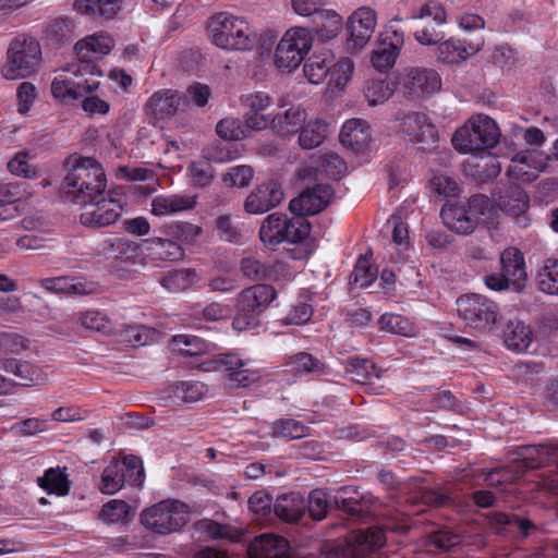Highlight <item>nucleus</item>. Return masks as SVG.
<instances>
[{"mask_svg": "<svg viewBox=\"0 0 558 558\" xmlns=\"http://www.w3.org/2000/svg\"><path fill=\"white\" fill-rule=\"evenodd\" d=\"M121 468H123V465H120V461L112 460L104 469L98 485L102 494L114 495L124 486L125 477Z\"/></svg>", "mask_w": 558, "mask_h": 558, "instance_id": "nucleus-42", "label": "nucleus"}, {"mask_svg": "<svg viewBox=\"0 0 558 558\" xmlns=\"http://www.w3.org/2000/svg\"><path fill=\"white\" fill-rule=\"evenodd\" d=\"M146 258L153 262L179 260L184 255L182 246L173 240L151 238L145 241Z\"/></svg>", "mask_w": 558, "mask_h": 558, "instance_id": "nucleus-32", "label": "nucleus"}, {"mask_svg": "<svg viewBox=\"0 0 558 558\" xmlns=\"http://www.w3.org/2000/svg\"><path fill=\"white\" fill-rule=\"evenodd\" d=\"M73 7L82 15L112 20L121 9V0H75Z\"/></svg>", "mask_w": 558, "mask_h": 558, "instance_id": "nucleus-36", "label": "nucleus"}, {"mask_svg": "<svg viewBox=\"0 0 558 558\" xmlns=\"http://www.w3.org/2000/svg\"><path fill=\"white\" fill-rule=\"evenodd\" d=\"M335 507L347 514L348 518H362L364 513L363 504L356 490L349 486L340 487L333 496Z\"/></svg>", "mask_w": 558, "mask_h": 558, "instance_id": "nucleus-39", "label": "nucleus"}, {"mask_svg": "<svg viewBox=\"0 0 558 558\" xmlns=\"http://www.w3.org/2000/svg\"><path fill=\"white\" fill-rule=\"evenodd\" d=\"M441 87L439 74L432 69H412L405 78L404 88L411 98H418L438 92Z\"/></svg>", "mask_w": 558, "mask_h": 558, "instance_id": "nucleus-25", "label": "nucleus"}, {"mask_svg": "<svg viewBox=\"0 0 558 558\" xmlns=\"http://www.w3.org/2000/svg\"><path fill=\"white\" fill-rule=\"evenodd\" d=\"M317 33L327 38H333L342 28V17L335 11L322 10L317 15Z\"/></svg>", "mask_w": 558, "mask_h": 558, "instance_id": "nucleus-63", "label": "nucleus"}, {"mask_svg": "<svg viewBox=\"0 0 558 558\" xmlns=\"http://www.w3.org/2000/svg\"><path fill=\"white\" fill-rule=\"evenodd\" d=\"M330 499L326 490L322 488L313 489L306 500V510L315 521L324 520L330 509Z\"/></svg>", "mask_w": 558, "mask_h": 558, "instance_id": "nucleus-54", "label": "nucleus"}, {"mask_svg": "<svg viewBox=\"0 0 558 558\" xmlns=\"http://www.w3.org/2000/svg\"><path fill=\"white\" fill-rule=\"evenodd\" d=\"M484 46V40L466 43L465 40L448 39L437 47V59L446 64H456L466 60L470 56L478 52Z\"/></svg>", "mask_w": 558, "mask_h": 558, "instance_id": "nucleus-29", "label": "nucleus"}, {"mask_svg": "<svg viewBox=\"0 0 558 558\" xmlns=\"http://www.w3.org/2000/svg\"><path fill=\"white\" fill-rule=\"evenodd\" d=\"M345 372L350 378L362 385L371 384L373 378H378L376 365L368 359H350Z\"/></svg>", "mask_w": 558, "mask_h": 558, "instance_id": "nucleus-45", "label": "nucleus"}, {"mask_svg": "<svg viewBox=\"0 0 558 558\" xmlns=\"http://www.w3.org/2000/svg\"><path fill=\"white\" fill-rule=\"evenodd\" d=\"M311 232V223L305 217L289 218L282 213L268 215L259 229V239L267 246H277L282 242L301 243Z\"/></svg>", "mask_w": 558, "mask_h": 558, "instance_id": "nucleus-6", "label": "nucleus"}, {"mask_svg": "<svg viewBox=\"0 0 558 558\" xmlns=\"http://www.w3.org/2000/svg\"><path fill=\"white\" fill-rule=\"evenodd\" d=\"M96 253L107 259H119L122 257L133 258L136 255V250L130 241L112 236L99 242L96 247Z\"/></svg>", "mask_w": 558, "mask_h": 558, "instance_id": "nucleus-38", "label": "nucleus"}, {"mask_svg": "<svg viewBox=\"0 0 558 558\" xmlns=\"http://www.w3.org/2000/svg\"><path fill=\"white\" fill-rule=\"evenodd\" d=\"M78 322L84 328L102 335H109L112 331L110 318L98 310L82 312L80 314Z\"/></svg>", "mask_w": 558, "mask_h": 558, "instance_id": "nucleus-55", "label": "nucleus"}, {"mask_svg": "<svg viewBox=\"0 0 558 558\" xmlns=\"http://www.w3.org/2000/svg\"><path fill=\"white\" fill-rule=\"evenodd\" d=\"M254 169L248 165L231 167L222 177L223 183L229 187L243 189L251 184Z\"/></svg>", "mask_w": 558, "mask_h": 558, "instance_id": "nucleus-62", "label": "nucleus"}, {"mask_svg": "<svg viewBox=\"0 0 558 558\" xmlns=\"http://www.w3.org/2000/svg\"><path fill=\"white\" fill-rule=\"evenodd\" d=\"M283 191L281 184L270 179L258 184L246 197L244 209L252 215H262L276 206L283 199Z\"/></svg>", "mask_w": 558, "mask_h": 558, "instance_id": "nucleus-17", "label": "nucleus"}, {"mask_svg": "<svg viewBox=\"0 0 558 558\" xmlns=\"http://www.w3.org/2000/svg\"><path fill=\"white\" fill-rule=\"evenodd\" d=\"M250 558H290L288 539L271 533L255 537L248 545Z\"/></svg>", "mask_w": 558, "mask_h": 558, "instance_id": "nucleus-22", "label": "nucleus"}, {"mask_svg": "<svg viewBox=\"0 0 558 558\" xmlns=\"http://www.w3.org/2000/svg\"><path fill=\"white\" fill-rule=\"evenodd\" d=\"M386 544L381 527L372 526L351 534L344 543L332 546L325 558H368Z\"/></svg>", "mask_w": 558, "mask_h": 558, "instance_id": "nucleus-10", "label": "nucleus"}, {"mask_svg": "<svg viewBox=\"0 0 558 558\" xmlns=\"http://www.w3.org/2000/svg\"><path fill=\"white\" fill-rule=\"evenodd\" d=\"M378 269L371 264L366 256H360L349 277V283L360 288L369 287L377 278Z\"/></svg>", "mask_w": 558, "mask_h": 558, "instance_id": "nucleus-47", "label": "nucleus"}, {"mask_svg": "<svg viewBox=\"0 0 558 558\" xmlns=\"http://www.w3.org/2000/svg\"><path fill=\"white\" fill-rule=\"evenodd\" d=\"M131 513L130 505L121 499H112L106 502L100 511V519L108 523L113 524L123 522Z\"/></svg>", "mask_w": 558, "mask_h": 558, "instance_id": "nucleus-60", "label": "nucleus"}, {"mask_svg": "<svg viewBox=\"0 0 558 558\" xmlns=\"http://www.w3.org/2000/svg\"><path fill=\"white\" fill-rule=\"evenodd\" d=\"M191 512L187 504L178 499H165L145 509L141 514V523L149 531L167 535L179 531L187 522Z\"/></svg>", "mask_w": 558, "mask_h": 558, "instance_id": "nucleus-8", "label": "nucleus"}, {"mask_svg": "<svg viewBox=\"0 0 558 558\" xmlns=\"http://www.w3.org/2000/svg\"><path fill=\"white\" fill-rule=\"evenodd\" d=\"M306 117V111L300 106H291L283 112H279L272 117L270 125L278 135L289 136L301 131Z\"/></svg>", "mask_w": 558, "mask_h": 558, "instance_id": "nucleus-33", "label": "nucleus"}, {"mask_svg": "<svg viewBox=\"0 0 558 558\" xmlns=\"http://www.w3.org/2000/svg\"><path fill=\"white\" fill-rule=\"evenodd\" d=\"M376 27V13L371 8L362 7L350 16L347 29L350 34L348 47L361 50L371 39Z\"/></svg>", "mask_w": 558, "mask_h": 558, "instance_id": "nucleus-19", "label": "nucleus"}, {"mask_svg": "<svg viewBox=\"0 0 558 558\" xmlns=\"http://www.w3.org/2000/svg\"><path fill=\"white\" fill-rule=\"evenodd\" d=\"M404 132L409 135L410 141L420 145L422 150H430L438 143L437 128L429 120L428 116L423 112L409 113L403 122Z\"/></svg>", "mask_w": 558, "mask_h": 558, "instance_id": "nucleus-18", "label": "nucleus"}, {"mask_svg": "<svg viewBox=\"0 0 558 558\" xmlns=\"http://www.w3.org/2000/svg\"><path fill=\"white\" fill-rule=\"evenodd\" d=\"M81 215V222L89 228H102L114 223L121 216L122 205L118 199L107 195L95 198L85 206Z\"/></svg>", "mask_w": 558, "mask_h": 558, "instance_id": "nucleus-15", "label": "nucleus"}, {"mask_svg": "<svg viewBox=\"0 0 558 558\" xmlns=\"http://www.w3.org/2000/svg\"><path fill=\"white\" fill-rule=\"evenodd\" d=\"M202 364L206 372H220L230 388H246L260 378L259 372L247 367V361L235 353H221Z\"/></svg>", "mask_w": 558, "mask_h": 558, "instance_id": "nucleus-11", "label": "nucleus"}, {"mask_svg": "<svg viewBox=\"0 0 558 558\" xmlns=\"http://www.w3.org/2000/svg\"><path fill=\"white\" fill-rule=\"evenodd\" d=\"M282 366L284 367L283 372L293 378L310 375L318 376L326 371V364L323 360L305 351L288 355Z\"/></svg>", "mask_w": 558, "mask_h": 558, "instance_id": "nucleus-28", "label": "nucleus"}, {"mask_svg": "<svg viewBox=\"0 0 558 558\" xmlns=\"http://www.w3.org/2000/svg\"><path fill=\"white\" fill-rule=\"evenodd\" d=\"M242 275L251 281L271 279V269L255 256L243 257L240 262Z\"/></svg>", "mask_w": 558, "mask_h": 558, "instance_id": "nucleus-56", "label": "nucleus"}, {"mask_svg": "<svg viewBox=\"0 0 558 558\" xmlns=\"http://www.w3.org/2000/svg\"><path fill=\"white\" fill-rule=\"evenodd\" d=\"M505 344L515 352H524L533 341V332L521 320H509L502 329Z\"/></svg>", "mask_w": 558, "mask_h": 558, "instance_id": "nucleus-35", "label": "nucleus"}, {"mask_svg": "<svg viewBox=\"0 0 558 558\" xmlns=\"http://www.w3.org/2000/svg\"><path fill=\"white\" fill-rule=\"evenodd\" d=\"M171 392L179 402L192 403L201 400L207 392V388L197 380L181 381L171 387Z\"/></svg>", "mask_w": 558, "mask_h": 558, "instance_id": "nucleus-50", "label": "nucleus"}, {"mask_svg": "<svg viewBox=\"0 0 558 558\" xmlns=\"http://www.w3.org/2000/svg\"><path fill=\"white\" fill-rule=\"evenodd\" d=\"M207 31L213 44L227 51L250 50L254 34L248 22L229 12H218L208 19Z\"/></svg>", "mask_w": 558, "mask_h": 558, "instance_id": "nucleus-2", "label": "nucleus"}, {"mask_svg": "<svg viewBox=\"0 0 558 558\" xmlns=\"http://www.w3.org/2000/svg\"><path fill=\"white\" fill-rule=\"evenodd\" d=\"M182 101V96L174 89H159L155 92L145 105L146 114L155 120L173 117Z\"/></svg>", "mask_w": 558, "mask_h": 558, "instance_id": "nucleus-23", "label": "nucleus"}, {"mask_svg": "<svg viewBox=\"0 0 558 558\" xmlns=\"http://www.w3.org/2000/svg\"><path fill=\"white\" fill-rule=\"evenodd\" d=\"M166 234L173 239L192 244L202 234V228L186 221H178L166 227Z\"/></svg>", "mask_w": 558, "mask_h": 558, "instance_id": "nucleus-61", "label": "nucleus"}, {"mask_svg": "<svg viewBox=\"0 0 558 558\" xmlns=\"http://www.w3.org/2000/svg\"><path fill=\"white\" fill-rule=\"evenodd\" d=\"M243 105L246 108L243 122L250 131H262L270 125L271 117L265 113V110L271 105V98L268 94L264 92L248 94L243 99Z\"/></svg>", "mask_w": 558, "mask_h": 558, "instance_id": "nucleus-20", "label": "nucleus"}, {"mask_svg": "<svg viewBox=\"0 0 558 558\" xmlns=\"http://www.w3.org/2000/svg\"><path fill=\"white\" fill-rule=\"evenodd\" d=\"M99 86L98 81L83 80L75 82L72 78L56 76L51 83L52 96L62 104H70L93 93Z\"/></svg>", "mask_w": 558, "mask_h": 558, "instance_id": "nucleus-26", "label": "nucleus"}, {"mask_svg": "<svg viewBox=\"0 0 558 558\" xmlns=\"http://www.w3.org/2000/svg\"><path fill=\"white\" fill-rule=\"evenodd\" d=\"M343 146L353 151H362L371 142L369 129L361 119H351L344 122L339 134Z\"/></svg>", "mask_w": 558, "mask_h": 558, "instance_id": "nucleus-31", "label": "nucleus"}, {"mask_svg": "<svg viewBox=\"0 0 558 558\" xmlns=\"http://www.w3.org/2000/svg\"><path fill=\"white\" fill-rule=\"evenodd\" d=\"M216 132L222 140L232 143L245 138L250 130L245 123L239 119L225 118L217 123Z\"/></svg>", "mask_w": 558, "mask_h": 558, "instance_id": "nucleus-53", "label": "nucleus"}, {"mask_svg": "<svg viewBox=\"0 0 558 558\" xmlns=\"http://www.w3.org/2000/svg\"><path fill=\"white\" fill-rule=\"evenodd\" d=\"M514 466L520 475L529 470L554 466L551 472L558 473V439L541 445H529L519 448Z\"/></svg>", "mask_w": 558, "mask_h": 558, "instance_id": "nucleus-14", "label": "nucleus"}, {"mask_svg": "<svg viewBox=\"0 0 558 558\" xmlns=\"http://www.w3.org/2000/svg\"><path fill=\"white\" fill-rule=\"evenodd\" d=\"M500 136V130L490 117L476 114L453 133L451 142L460 153L480 154L494 148Z\"/></svg>", "mask_w": 558, "mask_h": 558, "instance_id": "nucleus-4", "label": "nucleus"}, {"mask_svg": "<svg viewBox=\"0 0 558 558\" xmlns=\"http://www.w3.org/2000/svg\"><path fill=\"white\" fill-rule=\"evenodd\" d=\"M501 272L512 282V290L521 292L526 282L525 259L517 247H508L500 254Z\"/></svg>", "mask_w": 558, "mask_h": 558, "instance_id": "nucleus-27", "label": "nucleus"}, {"mask_svg": "<svg viewBox=\"0 0 558 558\" xmlns=\"http://www.w3.org/2000/svg\"><path fill=\"white\" fill-rule=\"evenodd\" d=\"M535 281L541 292L548 295H558V258H546L537 270Z\"/></svg>", "mask_w": 558, "mask_h": 558, "instance_id": "nucleus-40", "label": "nucleus"}, {"mask_svg": "<svg viewBox=\"0 0 558 558\" xmlns=\"http://www.w3.org/2000/svg\"><path fill=\"white\" fill-rule=\"evenodd\" d=\"M310 31L295 27L286 32L276 48L275 64L279 69H295L312 47Z\"/></svg>", "mask_w": 558, "mask_h": 558, "instance_id": "nucleus-12", "label": "nucleus"}, {"mask_svg": "<svg viewBox=\"0 0 558 558\" xmlns=\"http://www.w3.org/2000/svg\"><path fill=\"white\" fill-rule=\"evenodd\" d=\"M205 286L209 292L229 294L239 288V279L234 271L223 270L211 274Z\"/></svg>", "mask_w": 558, "mask_h": 558, "instance_id": "nucleus-49", "label": "nucleus"}, {"mask_svg": "<svg viewBox=\"0 0 558 558\" xmlns=\"http://www.w3.org/2000/svg\"><path fill=\"white\" fill-rule=\"evenodd\" d=\"M120 465H123L121 469L124 473L125 483L133 487H142L145 477L142 459L134 454H128L120 461Z\"/></svg>", "mask_w": 558, "mask_h": 558, "instance_id": "nucleus-57", "label": "nucleus"}, {"mask_svg": "<svg viewBox=\"0 0 558 558\" xmlns=\"http://www.w3.org/2000/svg\"><path fill=\"white\" fill-rule=\"evenodd\" d=\"M490 523L496 526H517L520 533L526 537L530 534L531 530H535V524L526 519V518H520L517 514L513 513H507V512H493L489 515Z\"/></svg>", "mask_w": 558, "mask_h": 558, "instance_id": "nucleus-58", "label": "nucleus"}, {"mask_svg": "<svg viewBox=\"0 0 558 558\" xmlns=\"http://www.w3.org/2000/svg\"><path fill=\"white\" fill-rule=\"evenodd\" d=\"M493 209L492 199L483 194L472 195L468 201H447L440 210L444 223L460 234L472 233Z\"/></svg>", "mask_w": 558, "mask_h": 558, "instance_id": "nucleus-3", "label": "nucleus"}, {"mask_svg": "<svg viewBox=\"0 0 558 558\" xmlns=\"http://www.w3.org/2000/svg\"><path fill=\"white\" fill-rule=\"evenodd\" d=\"M332 54L325 50L314 53L304 63V75L312 84H320L325 81L331 71Z\"/></svg>", "mask_w": 558, "mask_h": 558, "instance_id": "nucleus-37", "label": "nucleus"}, {"mask_svg": "<svg viewBox=\"0 0 558 558\" xmlns=\"http://www.w3.org/2000/svg\"><path fill=\"white\" fill-rule=\"evenodd\" d=\"M380 330L404 337H412L416 333V326L405 316L385 313L378 319Z\"/></svg>", "mask_w": 558, "mask_h": 558, "instance_id": "nucleus-44", "label": "nucleus"}, {"mask_svg": "<svg viewBox=\"0 0 558 558\" xmlns=\"http://www.w3.org/2000/svg\"><path fill=\"white\" fill-rule=\"evenodd\" d=\"M333 190L329 184L317 183L306 187L290 201L289 208L296 216L305 217L323 211L331 201Z\"/></svg>", "mask_w": 558, "mask_h": 558, "instance_id": "nucleus-16", "label": "nucleus"}, {"mask_svg": "<svg viewBox=\"0 0 558 558\" xmlns=\"http://www.w3.org/2000/svg\"><path fill=\"white\" fill-rule=\"evenodd\" d=\"M31 195L25 182L0 183V221L16 218L20 214V202Z\"/></svg>", "mask_w": 558, "mask_h": 558, "instance_id": "nucleus-24", "label": "nucleus"}, {"mask_svg": "<svg viewBox=\"0 0 558 558\" xmlns=\"http://www.w3.org/2000/svg\"><path fill=\"white\" fill-rule=\"evenodd\" d=\"M38 486L48 494L65 496L70 490L68 475L59 466L50 468L37 478Z\"/></svg>", "mask_w": 558, "mask_h": 558, "instance_id": "nucleus-41", "label": "nucleus"}, {"mask_svg": "<svg viewBox=\"0 0 558 558\" xmlns=\"http://www.w3.org/2000/svg\"><path fill=\"white\" fill-rule=\"evenodd\" d=\"M305 511L306 500L300 493L282 494L274 501V513L286 523H298Z\"/></svg>", "mask_w": 558, "mask_h": 558, "instance_id": "nucleus-30", "label": "nucleus"}, {"mask_svg": "<svg viewBox=\"0 0 558 558\" xmlns=\"http://www.w3.org/2000/svg\"><path fill=\"white\" fill-rule=\"evenodd\" d=\"M41 33L47 45L59 48L76 37V24L70 16L49 17L43 23Z\"/></svg>", "mask_w": 558, "mask_h": 558, "instance_id": "nucleus-21", "label": "nucleus"}, {"mask_svg": "<svg viewBox=\"0 0 558 558\" xmlns=\"http://www.w3.org/2000/svg\"><path fill=\"white\" fill-rule=\"evenodd\" d=\"M107 178L101 165L94 158L81 157L69 167L60 185L63 202L87 206L104 195Z\"/></svg>", "mask_w": 558, "mask_h": 558, "instance_id": "nucleus-1", "label": "nucleus"}, {"mask_svg": "<svg viewBox=\"0 0 558 558\" xmlns=\"http://www.w3.org/2000/svg\"><path fill=\"white\" fill-rule=\"evenodd\" d=\"M398 53V48L392 43H380L373 51L372 63L377 70L386 71L395 64Z\"/></svg>", "mask_w": 558, "mask_h": 558, "instance_id": "nucleus-64", "label": "nucleus"}, {"mask_svg": "<svg viewBox=\"0 0 558 558\" xmlns=\"http://www.w3.org/2000/svg\"><path fill=\"white\" fill-rule=\"evenodd\" d=\"M8 61L1 68L7 80L25 78L34 74L41 60L39 43L33 37H15L8 49Z\"/></svg>", "mask_w": 558, "mask_h": 558, "instance_id": "nucleus-7", "label": "nucleus"}, {"mask_svg": "<svg viewBox=\"0 0 558 558\" xmlns=\"http://www.w3.org/2000/svg\"><path fill=\"white\" fill-rule=\"evenodd\" d=\"M203 154L208 161L222 163L236 159L240 156V150L235 144L222 140L208 145Z\"/></svg>", "mask_w": 558, "mask_h": 558, "instance_id": "nucleus-48", "label": "nucleus"}, {"mask_svg": "<svg viewBox=\"0 0 558 558\" xmlns=\"http://www.w3.org/2000/svg\"><path fill=\"white\" fill-rule=\"evenodd\" d=\"M456 305L459 317L477 331L493 329L500 318L498 304L484 294H462L457 299Z\"/></svg>", "mask_w": 558, "mask_h": 558, "instance_id": "nucleus-9", "label": "nucleus"}, {"mask_svg": "<svg viewBox=\"0 0 558 558\" xmlns=\"http://www.w3.org/2000/svg\"><path fill=\"white\" fill-rule=\"evenodd\" d=\"M499 205L506 210L520 213L527 207L529 196L521 186L513 184L507 189L505 195L499 197Z\"/></svg>", "mask_w": 558, "mask_h": 558, "instance_id": "nucleus-59", "label": "nucleus"}, {"mask_svg": "<svg viewBox=\"0 0 558 558\" xmlns=\"http://www.w3.org/2000/svg\"><path fill=\"white\" fill-rule=\"evenodd\" d=\"M392 94L391 84L384 78H371L365 83L364 95L369 106L385 102Z\"/></svg>", "mask_w": 558, "mask_h": 558, "instance_id": "nucleus-52", "label": "nucleus"}, {"mask_svg": "<svg viewBox=\"0 0 558 558\" xmlns=\"http://www.w3.org/2000/svg\"><path fill=\"white\" fill-rule=\"evenodd\" d=\"M328 124L323 120L304 123L299 135L300 146L304 149H313L319 146L327 137Z\"/></svg>", "mask_w": 558, "mask_h": 558, "instance_id": "nucleus-43", "label": "nucleus"}, {"mask_svg": "<svg viewBox=\"0 0 558 558\" xmlns=\"http://www.w3.org/2000/svg\"><path fill=\"white\" fill-rule=\"evenodd\" d=\"M194 269H175L167 272L160 280V284L172 293H178L189 289L196 279Z\"/></svg>", "mask_w": 558, "mask_h": 558, "instance_id": "nucleus-46", "label": "nucleus"}, {"mask_svg": "<svg viewBox=\"0 0 558 558\" xmlns=\"http://www.w3.org/2000/svg\"><path fill=\"white\" fill-rule=\"evenodd\" d=\"M196 205V196L192 195H158L151 201V213L155 216H166L182 210H189Z\"/></svg>", "mask_w": 558, "mask_h": 558, "instance_id": "nucleus-34", "label": "nucleus"}, {"mask_svg": "<svg viewBox=\"0 0 558 558\" xmlns=\"http://www.w3.org/2000/svg\"><path fill=\"white\" fill-rule=\"evenodd\" d=\"M114 47V40L106 33L99 32L89 35L74 45V50L77 56V64L73 65V73L75 75H99L101 73L98 65L93 60L94 54L106 56Z\"/></svg>", "mask_w": 558, "mask_h": 558, "instance_id": "nucleus-13", "label": "nucleus"}, {"mask_svg": "<svg viewBox=\"0 0 558 558\" xmlns=\"http://www.w3.org/2000/svg\"><path fill=\"white\" fill-rule=\"evenodd\" d=\"M276 298L277 291L270 284L257 283L243 289L234 299L235 315L232 327L238 331L257 327L262 313Z\"/></svg>", "mask_w": 558, "mask_h": 558, "instance_id": "nucleus-5", "label": "nucleus"}, {"mask_svg": "<svg viewBox=\"0 0 558 558\" xmlns=\"http://www.w3.org/2000/svg\"><path fill=\"white\" fill-rule=\"evenodd\" d=\"M310 427L294 418H280L272 424V434L286 439H299L308 435Z\"/></svg>", "mask_w": 558, "mask_h": 558, "instance_id": "nucleus-51", "label": "nucleus"}]
</instances>
